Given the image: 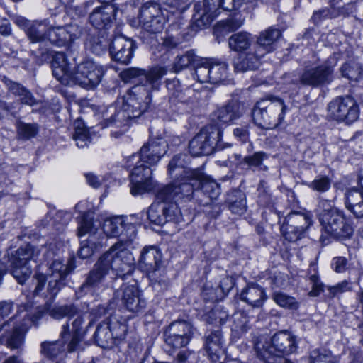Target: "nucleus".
<instances>
[{
  "mask_svg": "<svg viewBox=\"0 0 363 363\" xmlns=\"http://www.w3.org/2000/svg\"><path fill=\"white\" fill-rule=\"evenodd\" d=\"M41 354L48 359H55L62 357L66 351L67 342L60 338L56 341H45L40 345Z\"/></svg>",
  "mask_w": 363,
  "mask_h": 363,
  "instance_id": "obj_37",
  "label": "nucleus"
},
{
  "mask_svg": "<svg viewBox=\"0 0 363 363\" xmlns=\"http://www.w3.org/2000/svg\"><path fill=\"white\" fill-rule=\"evenodd\" d=\"M253 38L247 32H238L233 34L228 38V46L235 52H242L250 48Z\"/></svg>",
  "mask_w": 363,
  "mask_h": 363,
  "instance_id": "obj_38",
  "label": "nucleus"
},
{
  "mask_svg": "<svg viewBox=\"0 0 363 363\" xmlns=\"http://www.w3.org/2000/svg\"><path fill=\"white\" fill-rule=\"evenodd\" d=\"M193 328L190 323L177 320L172 323L164 331V340L174 349L186 346L192 338Z\"/></svg>",
  "mask_w": 363,
  "mask_h": 363,
  "instance_id": "obj_19",
  "label": "nucleus"
},
{
  "mask_svg": "<svg viewBox=\"0 0 363 363\" xmlns=\"http://www.w3.org/2000/svg\"><path fill=\"white\" fill-rule=\"evenodd\" d=\"M106 320L112 333L113 340H123L125 337L128 327L125 319L114 315Z\"/></svg>",
  "mask_w": 363,
  "mask_h": 363,
  "instance_id": "obj_40",
  "label": "nucleus"
},
{
  "mask_svg": "<svg viewBox=\"0 0 363 363\" xmlns=\"http://www.w3.org/2000/svg\"><path fill=\"white\" fill-rule=\"evenodd\" d=\"M100 245L101 242L97 240H95V244L89 242V240L82 241L78 255L82 259L89 258L93 255L94 250Z\"/></svg>",
  "mask_w": 363,
  "mask_h": 363,
  "instance_id": "obj_58",
  "label": "nucleus"
},
{
  "mask_svg": "<svg viewBox=\"0 0 363 363\" xmlns=\"http://www.w3.org/2000/svg\"><path fill=\"white\" fill-rule=\"evenodd\" d=\"M134 48L131 39L119 35L111 40L109 50L113 60L121 64H128L133 57Z\"/></svg>",
  "mask_w": 363,
  "mask_h": 363,
  "instance_id": "obj_23",
  "label": "nucleus"
},
{
  "mask_svg": "<svg viewBox=\"0 0 363 363\" xmlns=\"http://www.w3.org/2000/svg\"><path fill=\"white\" fill-rule=\"evenodd\" d=\"M167 69L164 67L156 66L148 70L136 67H130L121 72V79L128 82L133 79L139 78L141 84L146 87L150 86L152 90H158L160 86L161 79L166 75Z\"/></svg>",
  "mask_w": 363,
  "mask_h": 363,
  "instance_id": "obj_15",
  "label": "nucleus"
},
{
  "mask_svg": "<svg viewBox=\"0 0 363 363\" xmlns=\"http://www.w3.org/2000/svg\"><path fill=\"white\" fill-rule=\"evenodd\" d=\"M243 24L240 18H230L217 23L214 28V34L217 38L223 37L225 34L233 32L240 28Z\"/></svg>",
  "mask_w": 363,
  "mask_h": 363,
  "instance_id": "obj_41",
  "label": "nucleus"
},
{
  "mask_svg": "<svg viewBox=\"0 0 363 363\" xmlns=\"http://www.w3.org/2000/svg\"><path fill=\"white\" fill-rule=\"evenodd\" d=\"M77 312V308L74 305L55 306L48 310V314L55 319H62L65 317L68 319L74 318Z\"/></svg>",
  "mask_w": 363,
  "mask_h": 363,
  "instance_id": "obj_48",
  "label": "nucleus"
},
{
  "mask_svg": "<svg viewBox=\"0 0 363 363\" xmlns=\"http://www.w3.org/2000/svg\"><path fill=\"white\" fill-rule=\"evenodd\" d=\"M186 158L185 155H177L169 162L168 172L170 177L174 178V181L169 185H173L175 182L177 184L182 182H190L194 177L199 178L201 176V169H192L186 167Z\"/></svg>",
  "mask_w": 363,
  "mask_h": 363,
  "instance_id": "obj_20",
  "label": "nucleus"
},
{
  "mask_svg": "<svg viewBox=\"0 0 363 363\" xmlns=\"http://www.w3.org/2000/svg\"><path fill=\"white\" fill-rule=\"evenodd\" d=\"M211 59L200 58L195 65L194 78L200 83H211Z\"/></svg>",
  "mask_w": 363,
  "mask_h": 363,
  "instance_id": "obj_46",
  "label": "nucleus"
},
{
  "mask_svg": "<svg viewBox=\"0 0 363 363\" xmlns=\"http://www.w3.org/2000/svg\"><path fill=\"white\" fill-rule=\"evenodd\" d=\"M40 255V250L30 244L20 247L15 252H7L0 262L8 266L13 277L20 284H23L32 273L30 261H35Z\"/></svg>",
  "mask_w": 363,
  "mask_h": 363,
  "instance_id": "obj_7",
  "label": "nucleus"
},
{
  "mask_svg": "<svg viewBox=\"0 0 363 363\" xmlns=\"http://www.w3.org/2000/svg\"><path fill=\"white\" fill-rule=\"evenodd\" d=\"M74 258H69L66 264L60 259H55L49 266V272L45 275L37 274L35 275L36 286L34 291L38 295L43 289L45 282L48 280V290L52 295H56L63 285L62 281L75 268Z\"/></svg>",
  "mask_w": 363,
  "mask_h": 363,
  "instance_id": "obj_9",
  "label": "nucleus"
},
{
  "mask_svg": "<svg viewBox=\"0 0 363 363\" xmlns=\"http://www.w3.org/2000/svg\"><path fill=\"white\" fill-rule=\"evenodd\" d=\"M331 184L332 181L328 176L318 175L308 186L313 191L324 193L330 189Z\"/></svg>",
  "mask_w": 363,
  "mask_h": 363,
  "instance_id": "obj_55",
  "label": "nucleus"
},
{
  "mask_svg": "<svg viewBox=\"0 0 363 363\" xmlns=\"http://www.w3.org/2000/svg\"><path fill=\"white\" fill-rule=\"evenodd\" d=\"M340 72L342 77L347 78L350 81H358L363 75V69L354 62L343 64Z\"/></svg>",
  "mask_w": 363,
  "mask_h": 363,
  "instance_id": "obj_47",
  "label": "nucleus"
},
{
  "mask_svg": "<svg viewBox=\"0 0 363 363\" xmlns=\"http://www.w3.org/2000/svg\"><path fill=\"white\" fill-rule=\"evenodd\" d=\"M273 300L279 306L289 310H297L299 303L294 297L290 296L283 292H274L272 295Z\"/></svg>",
  "mask_w": 363,
  "mask_h": 363,
  "instance_id": "obj_50",
  "label": "nucleus"
},
{
  "mask_svg": "<svg viewBox=\"0 0 363 363\" xmlns=\"http://www.w3.org/2000/svg\"><path fill=\"white\" fill-rule=\"evenodd\" d=\"M200 58L194 50H188L183 55L176 57L174 62V69L175 72H180L190 65H196Z\"/></svg>",
  "mask_w": 363,
  "mask_h": 363,
  "instance_id": "obj_44",
  "label": "nucleus"
},
{
  "mask_svg": "<svg viewBox=\"0 0 363 363\" xmlns=\"http://www.w3.org/2000/svg\"><path fill=\"white\" fill-rule=\"evenodd\" d=\"M319 221L323 233L328 237L335 239L345 238L350 237L352 233V227L340 210L335 211L333 213L323 217Z\"/></svg>",
  "mask_w": 363,
  "mask_h": 363,
  "instance_id": "obj_18",
  "label": "nucleus"
},
{
  "mask_svg": "<svg viewBox=\"0 0 363 363\" xmlns=\"http://www.w3.org/2000/svg\"><path fill=\"white\" fill-rule=\"evenodd\" d=\"M199 93L190 88L182 89L179 94H177L175 99L181 103L189 105L191 108L198 105L199 101Z\"/></svg>",
  "mask_w": 363,
  "mask_h": 363,
  "instance_id": "obj_49",
  "label": "nucleus"
},
{
  "mask_svg": "<svg viewBox=\"0 0 363 363\" xmlns=\"http://www.w3.org/2000/svg\"><path fill=\"white\" fill-rule=\"evenodd\" d=\"M221 130L216 125H210L203 128L189 142V152L193 156L211 154L216 145L220 140Z\"/></svg>",
  "mask_w": 363,
  "mask_h": 363,
  "instance_id": "obj_13",
  "label": "nucleus"
},
{
  "mask_svg": "<svg viewBox=\"0 0 363 363\" xmlns=\"http://www.w3.org/2000/svg\"><path fill=\"white\" fill-rule=\"evenodd\" d=\"M52 74L57 80L65 85L69 84L73 80L74 73L63 52H56L52 62Z\"/></svg>",
  "mask_w": 363,
  "mask_h": 363,
  "instance_id": "obj_25",
  "label": "nucleus"
},
{
  "mask_svg": "<svg viewBox=\"0 0 363 363\" xmlns=\"http://www.w3.org/2000/svg\"><path fill=\"white\" fill-rule=\"evenodd\" d=\"M164 3L172 9L171 11L172 13L176 11L183 12L189 6L191 0H164Z\"/></svg>",
  "mask_w": 363,
  "mask_h": 363,
  "instance_id": "obj_59",
  "label": "nucleus"
},
{
  "mask_svg": "<svg viewBox=\"0 0 363 363\" xmlns=\"http://www.w3.org/2000/svg\"><path fill=\"white\" fill-rule=\"evenodd\" d=\"M115 9L111 5L95 9L89 16L90 23L97 29H106L113 22Z\"/></svg>",
  "mask_w": 363,
  "mask_h": 363,
  "instance_id": "obj_30",
  "label": "nucleus"
},
{
  "mask_svg": "<svg viewBox=\"0 0 363 363\" xmlns=\"http://www.w3.org/2000/svg\"><path fill=\"white\" fill-rule=\"evenodd\" d=\"M286 108L281 99L274 96L262 99L253 108L254 123L262 129L276 128L284 121Z\"/></svg>",
  "mask_w": 363,
  "mask_h": 363,
  "instance_id": "obj_6",
  "label": "nucleus"
},
{
  "mask_svg": "<svg viewBox=\"0 0 363 363\" xmlns=\"http://www.w3.org/2000/svg\"><path fill=\"white\" fill-rule=\"evenodd\" d=\"M247 317L243 314H237L234 318L233 325L232 326L233 335L235 337H240L245 333L250 328Z\"/></svg>",
  "mask_w": 363,
  "mask_h": 363,
  "instance_id": "obj_51",
  "label": "nucleus"
},
{
  "mask_svg": "<svg viewBox=\"0 0 363 363\" xmlns=\"http://www.w3.org/2000/svg\"><path fill=\"white\" fill-rule=\"evenodd\" d=\"M257 357L265 363H274L277 358L288 355L296 350L295 337L286 331L275 333L272 338L259 336L255 342Z\"/></svg>",
  "mask_w": 363,
  "mask_h": 363,
  "instance_id": "obj_4",
  "label": "nucleus"
},
{
  "mask_svg": "<svg viewBox=\"0 0 363 363\" xmlns=\"http://www.w3.org/2000/svg\"><path fill=\"white\" fill-rule=\"evenodd\" d=\"M333 68L328 64L306 68L300 77L303 85L318 86L330 83L333 79Z\"/></svg>",
  "mask_w": 363,
  "mask_h": 363,
  "instance_id": "obj_22",
  "label": "nucleus"
},
{
  "mask_svg": "<svg viewBox=\"0 0 363 363\" xmlns=\"http://www.w3.org/2000/svg\"><path fill=\"white\" fill-rule=\"evenodd\" d=\"M129 230L131 231L130 238H134L135 227L132 224L125 223L124 218L122 216L107 218L103 224L104 233L110 238H117L123 235L124 233L128 234Z\"/></svg>",
  "mask_w": 363,
  "mask_h": 363,
  "instance_id": "obj_27",
  "label": "nucleus"
},
{
  "mask_svg": "<svg viewBox=\"0 0 363 363\" xmlns=\"http://www.w3.org/2000/svg\"><path fill=\"white\" fill-rule=\"evenodd\" d=\"M234 0H203L194 6L193 20L196 27L203 28L208 25L220 14V9L234 10Z\"/></svg>",
  "mask_w": 363,
  "mask_h": 363,
  "instance_id": "obj_11",
  "label": "nucleus"
},
{
  "mask_svg": "<svg viewBox=\"0 0 363 363\" xmlns=\"http://www.w3.org/2000/svg\"><path fill=\"white\" fill-rule=\"evenodd\" d=\"M243 113V106L237 100H231L213 112L214 119L228 123L238 119Z\"/></svg>",
  "mask_w": 363,
  "mask_h": 363,
  "instance_id": "obj_28",
  "label": "nucleus"
},
{
  "mask_svg": "<svg viewBox=\"0 0 363 363\" xmlns=\"http://www.w3.org/2000/svg\"><path fill=\"white\" fill-rule=\"evenodd\" d=\"M359 116V108L354 98L339 96L328 105V118L337 122L351 124Z\"/></svg>",
  "mask_w": 363,
  "mask_h": 363,
  "instance_id": "obj_12",
  "label": "nucleus"
},
{
  "mask_svg": "<svg viewBox=\"0 0 363 363\" xmlns=\"http://www.w3.org/2000/svg\"><path fill=\"white\" fill-rule=\"evenodd\" d=\"M229 209L234 214L242 215L246 211V199L243 193L234 191L228 199Z\"/></svg>",
  "mask_w": 363,
  "mask_h": 363,
  "instance_id": "obj_42",
  "label": "nucleus"
},
{
  "mask_svg": "<svg viewBox=\"0 0 363 363\" xmlns=\"http://www.w3.org/2000/svg\"><path fill=\"white\" fill-rule=\"evenodd\" d=\"M210 72L211 83H220L225 80L228 77V65L225 62L211 59Z\"/></svg>",
  "mask_w": 363,
  "mask_h": 363,
  "instance_id": "obj_43",
  "label": "nucleus"
},
{
  "mask_svg": "<svg viewBox=\"0 0 363 363\" xmlns=\"http://www.w3.org/2000/svg\"><path fill=\"white\" fill-rule=\"evenodd\" d=\"M86 234H89V242L95 244V240H98V236L101 233L94 223L92 218L86 213L83 214L79 221V227L77 235L79 237H82Z\"/></svg>",
  "mask_w": 363,
  "mask_h": 363,
  "instance_id": "obj_36",
  "label": "nucleus"
},
{
  "mask_svg": "<svg viewBox=\"0 0 363 363\" xmlns=\"http://www.w3.org/2000/svg\"><path fill=\"white\" fill-rule=\"evenodd\" d=\"M73 138L79 148L86 147L90 143V137L88 131L83 132L78 129L77 132L74 133Z\"/></svg>",
  "mask_w": 363,
  "mask_h": 363,
  "instance_id": "obj_64",
  "label": "nucleus"
},
{
  "mask_svg": "<svg viewBox=\"0 0 363 363\" xmlns=\"http://www.w3.org/2000/svg\"><path fill=\"white\" fill-rule=\"evenodd\" d=\"M162 263V254L154 246L145 247L141 252L138 262L140 268L148 274L155 273Z\"/></svg>",
  "mask_w": 363,
  "mask_h": 363,
  "instance_id": "obj_26",
  "label": "nucleus"
},
{
  "mask_svg": "<svg viewBox=\"0 0 363 363\" xmlns=\"http://www.w3.org/2000/svg\"><path fill=\"white\" fill-rule=\"evenodd\" d=\"M180 186L175 182L173 185H165L157 190L156 193L157 202L153 203L148 208L147 212V218L150 222L157 225H163L168 222L178 223L182 220L181 211L177 206V201L186 199V197H180L168 196L164 199L158 197L159 194L167 186L175 188Z\"/></svg>",
  "mask_w": 363,
  "mask_h": 363,
  "instance_id": "obj_5",
  "label": "nucleus"
},
{
  "mask_svg": "<svg viewBox=\"0 0 363 363\" xmlns=\"http://www.w3.org/2000/svg\"><path fill=\"white\" fill-rule=\"evenodd\" d=\"M43 313L41 311H37L32 315L26 314L23 315L21 321L14 327L24 335L31 327L32 324L37 325Z\"/></svg>",
  "mask_w": 363,
  "mask_h": 363,
  "instance_id": "obj_56",
  "label": "nucleus"
},
{
  "mask_svg": "<svg viewBox=\"0 0 363 363\" xmlns=\"http://www.w3.org/2000/svg\"><path fill=\"white\" fill-rule=\"evenodd\" d=\"M109 270L101 257L94 264L93 269L87 274L85 282L81 286L78 293L91 292V289L97 286L108 274Z\"/></svg>",
  "mask_w": 363,
  "mask_h": 363,
  "instance_id": "obj_29",
  "label": "nucleus"
},
{
  "mask_svg": "<svg viewBox=\"0 0 363 363\" xmlns=\"http://www.w3.org/2000/svg\"><path fill=\"white\" fill-rule=\"evenodd\" d=\"M266 157V154L263 152H257L251 156L244 158V162L250 167H259L262 164L263 160Z\"/></svg>",
  "mask_w": 363,
  "mask_h": 363,
  "instance_id": "obj_63",
  "label": "nucleus"
},
{
  "mask_svg": "<svg viewBox=\"0 0 363 363\" xmlns=\"http://www.w3.org/2000/svg\"><path fill=\"white\" fill-rule=\"evenodd\" d=\"M201 176L199 178L194 177L190 182H182L180 186L171 188L167 186L163 189L158 197L164 199L165 196H172L186 197L190 199L194 190L201 189L211 199H216L220 194V185L211 177L204 174L201 170Z\"/></svg>",
  "mask_w": 363,
  "mask_h": 363,
  "instance_id": "obj_8",
  "label": "nucleus"
},
{
  "mask_svg": "<svg viewBox=\"0 0 363 363\" xmlns=\"http://www.w3.org/2000/svg\"><path fill=\"white\" fill-rule=\"evenodd\" d=\"M309 281L312 284V289L308 293V295L311 297H316L323 291V284L320 281L319 277L316 273L310 275Z\"/></svg>",
  "mask_w": 363,
  "mask_h": 363,
  "instance_id": "obj_61",
  "label": "nucleus"
},
{
  "mask_svg": "<svg viewBox=\"0 0 363 363\" xmlns=\"http://www.w3.org/2000/svg\"><path fill=\"white\" fill-rule=\"evenodd\" d=\"M176 363H197L198 355L189 350L179 352L176 357Z\"/></svg>",
  "mask_w": 363,
  "mask_h": 363,
  "instance_id": "obj_60",
  "label": "nucleus"
},
{
  "mask_svg": "<svg viewBox=\"0 0 363 363\" xmlns=\"http://www.w3.org/2000/svg\"><path fill=\"white\" fill-rule=\"evenodd\" d=\"M103 67L91 60L80 62L76 67L72 82L86 89H94L101 81Z\"/></svg>",
  "mask_w": 363,
  "mask_h": 363,
  "instance_id": "obj_14",
  "label": "nucleus"
},
{
  "mask_svg": "<svg viewBox=\"0 0 363 363\" xmlns=\"http://www.w3.org/2000/svg\"><path fill=\"white\" fill-rule=\"evenodd\" d=\"M101 257L108 269L112 270L117 277L124 278L133 272V256L121 242L116 243Z\"/></svg>",
  "mask_w": 363,
  "mask_h": 363,
  "instance_id": "obj_10",
  "label": "nucleus"
},
{
  "mask_svg": "<svg viewBox=\"0 0 363 363\" xmlns=\"http://www.w3.org/2000/svg\"><path fill=\"white\" fill-rule=\"evenodd\" d=\"M363 202V193L355 189H351L345 193V206L348 209L357 203Z\"/></svg>",
  "mask_w": 363,
  "mask_h": 363,
  "instance_id": "obj_57",
  "label": "nucleus"
},
{
  "mask_svg": "<svg viewBox=\"0 0 363 363\" xmlns=\"http://www.w3.org/2000/svg\"><path fill=\"white\" fill-rule=\"evenodd\" d=\"M94 339L97 345L101 347H108L110 343H113L112 333L107 320L103 321L97 326Z\"/></svg>",
  "mask_w": 363,
  "mask_h": 363,
  "instance_id": "obj_45",
  "label": "nucleus"
},
{
  "mask_svg": "<svg viewBox=\"0 0 363 363\" xmlns=\"http://www.w3.org/2000/svg\"><path fill=\"white\" fill-rule=\"evenodd\" d=\"M150 86L135 85L123 97L119 109L116 106H110L104 113L102 128H125L119 132H113L112 135L117 138L121 135L128 125V121L140 116L149 108L151 102Z\"/></svg>",
  "mask_w": 363,
  "mask_h": 363,
  "instance_id": "obj_2",
  "label": "nucleus"
},
{
  "mask_svg": "<svg viewBox=\"0 0 363 363\" xmlns=\"http://www.w3.org/2000/svg\"><path fill=\"white\" fill-rule=\"evenodd\" d=\"M205 347L210 359L213 362H216L224 351L221 332L215 330L207 335Z\"/></svg>",
  "mask_w": 363,
  "mask_h": 363,
  "instance_id": "obj_32",
  "label": "nucleus"
},
{
  "mask_svg": "<svg viewBox=\"0 0 363 363\" xmlns=\"http://www.w3.org/2000/svg\"><path fill=\"white\" fill-rule=\"evenodd\" d=\"M139 20L143 29L150 34L161 33L166 22L160 5L152 2H147L142 6Z\"/></svg>",
  "mask_w": 363,
  "mask_h": 363,
  "instance_id": "obj_17",
  "label": "nucleus"
},
{
  "mask_svg": "<svg viewBox=\"0 0 363 363\" xmlns=\"http://www.w3.org/2000/svg\"><path fill=\"white\" fill-rule=\"evenodd\" d=\"M122 302L125 308L133 313H141L146 307V301L135 285L123 286Z\"/></svg>",
  "mask_w": 363,
  "mask_h": 363,
  "instance_id": "obj_24",
  "label": "nucleus"
},
{
  "mask_svg": "<svg viewBox=\"0 0 363 363\" xmlns=\"http://www.w3.org/2000/svg\"><path fill=\"white\" fill-rule=\"evenodd\" d=\"M167 143L162 138L149 140L135 153L127 158L125 167L132 169L130 193L140 195L153 189L151 166L155 165L167 152Z\"/></svg>",
  "mask_w": 363,
  "mask_h": 363,
  "instance_id": "obj_1",
  "label": "nucleus"
},
{
  "mask_svg": "<svg viewBox=\"0 0 363 363\" xmlns=\"http://www.w3.org/2000/svg\"><path fill=\"white\" fill-rule=\"evenodd\" d=\"M26 33L32 43L48 40L52 44L62 46L79 38L82 28L75 23L52 27L47 21H35L27 24Z\"/></svg>",
  "mask_w": 363,
  "mask_h": 363,
  "instance_id": "obj_3",
  "label": "nucleus"
},
{
  "mask_svg": "<svg viewBox=\"0 0 363 363\" xmlns=\"http://www.w3.org/2000/svg\"><path fill=\"white\" fill-rule=\"evenodd\" d=\"M74 318L67 319L62 325L60 337L67 342V352H72L77 350L79 343L86 333L85 320L82 315L77 314Z\"/></svg>",
  "mask_w": 363,
  "mask_h": 363,
  "instance_id": "obj_16",
  "label": "nucleus"
},
{
  "mask_svg": "<svg viewBox=\"0 0 363 363\" xmlns=\"http://www.w3.org/2000/svg\"><path fill=\"white\" fill-rule=\"evenodd\" d=\"M38 131V127L35 123L20 122L17 125V135L22 140H29L35 137Z\"/></svg>",
  "mask_w": 363,
  "mask_h": 363,
  "instance_id": "obj_53",
  "label": "nucleus"
},
{
  "mask_svg": "<svg viewBox=\"0 0 363 363\" xmlns=\"http://www.w3.org/2000/svg\"><path fill=\"white\" fill-rule=\"evenodd\" d=\"M89 46L90 50L97 55H99L104 52V51L106 48V43H104L99 38L94 37L91 38L89 42Z\"/></svg>",
  "mask_w": 363,
  "mask_h": 363,
  "instance_id": "obj_62",
  "label": "nucleus"
},
{
  "mask_svg": "<svg viewBox=\"0 0 363 363\" xmlns=\"http://www.w3.org/2000/svg\"><path fill=\"white\" fill-rule=\"evenodd\" d=\"M6 86L12 94L19 98L21 104L30 106L37 104V100L35 99L33 94L21 84L15 82L9 81L6 82Z\"/></svg>",
  "mask_w": 363,
  "mask_h": 363,
  "instance_id": "obj_39",
  "label": "nucleus"
},
{
  "mask_svg": "<svg viewBox=\"0 0 363 363\" xmlns=\"http://www.w3.org/2000/svg\"><path fill=\"white\" fill-rule=\"evenodd\" d=\"M264 55L263 52L255 48L254 52H248L240 55L234 60V69L235 72H245L248 70L256 69L259 65L260 58Z\"/></svg>",
  "mask_w": 363,
  "mask_h": 363,
  "instance_id": "obj_31",
  "label": "nucleus"
},
{
  "mask_svg": "<svg viewBox=\"0 0 363 363\" xmlns=\"http://www.w3.org/2000/svg\"><path fill=\"white\" fill-rule=\"evenodd\" d=\"M335 211H339V209L335 206L333 200L325 199L323 197L319 198L316 207L319 220L323 219V217L333 213Z\"/></svg>",
  "mask_w": 363,
  "mask_h": 363,
  "instance_id": "obj_52",
  "label": "nucleus"
},
{
  "mask_svg": "<svg viewBox=\"0 0 363 363\" xmlns=\"http://www.w3.org/2000/svg\"><path fill=\"white\" fill-rule=\"evenodd\" d=\"M311 363H335V357L326 349H316L311 353Z\"/></svg>",
  "mask_w": 363,
  "mask_h": 363,
  "instance_id": "obj_54",
  "label": "nucleus"
},
{
  "mask_svg": "<svg viewBox=\"0 0 363 363\" xmlns=\"http://www.w3.org/2000/svg\"><path fill=\"white\" fill-rule=\"evenodd\" d=\"M265 298L263 289L257 284L247 286L240 294V299L254 308L261 307Z\"/></svg>",
  "mask_w": 363,
  "mask_h": 363,
  "instance_id": "obj_34",
  "label": "nucleus"
},
{
  "mask_svg": "<svg viewBox=\"0 0 363 363\" xmlns=\"http://www.w3.org/2000/svg\"><path fill=\"white\" fill-rule=\"evenodd\" d=\"M310 218L304 214L289 213L281 226L285 238L291 242L301 238V235L310 225Z\"/></svg>",
  "mask_w": 363,
  "mask_h": 363,
  "instance_id": "obj_21",
  "label": "nucleus"
},
{
  "mask_svg": "<svg viewBox=\"0 0 363 363\" xmlns=\"http://www.w3.org/2000/svg\"><path fill=\"white\" fill-rule=\"evenodd\" d=\"M11 320L9 322H5L0 327V342L12 350L18 349L23 344L24 335L14 326L12 331L4 335L3 333L7 331V328Z\"/></svg>",
  "mask_w": 363,
  "mask_h": 363,
  "instance_id": "obj_35",
  "label": "nucleus"
},
{
  "mask_svg": "<svg viewBox=\"0 0 363 363\" xmlns=\"http://www.w3.org/2000/svg\"><path fill=\"white\" fill-rule=\"evenodd\" d=\"M281 36V31L273 27H269L261 32L257 39L255 48L260 52H271L274 50L273 45Z\"/></svg>",
  "mask_w": 363,
  "mask_h": 363,
  "instance_id": "obj_33",
  "label": "nucleus"
}]
</instances>
